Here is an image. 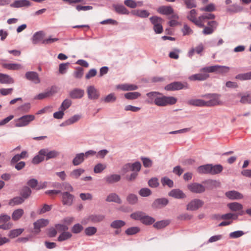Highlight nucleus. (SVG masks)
I'll list each match as a JSON object with an SVG mask.
<instances>
[{
    "mask_svg": "<svg viewBox=\"0 0 251 251\" xmlns=\"http://www.w3.org/2000/svg\"><path fill=\"white\" fill-rule=\"evenodd\" d=\"M207 100L206 101V107H213L223 104L221 100V95L217 93H209L201 96Z\"/></svg>",
    "mask_w": 251,
    "mask_h": 251,
    "instance_id": "1",
    "label": "nucleus"
},
{
    "mask_svg": "<svg viewBox=\"0 0 251 251\" xmlns=\"http://www.w3.org/2000/svg\"><path fill=\"white\" fill-rule=\"evenodd\" d=\"M176 99L173 97L158 96L156 99L154 104L159 106H165L168 105H173L176 103Z\"/></svg>",
    "mask_w": 251,
    "mask_h": 251,
    "instance_id": "2",
    "label": "nucleus"
},
{
    "mask_svg": "<svg viewBox=\"0 0 251 251\" xmlns=\"http://www.w3.org/2000/svg\"><path fill=\"white\" fill-rule=\"evenodd\" d=\"M35 119L34 115H24L15 120V126L20 127L27 126Z\"/></svg>",
    "mask_w": 251,
    "mask_h": 251,
    "instance_id": "3",
    "label": "nucleus"
},
{
    "mask_svg": "<svg viewBox=\"0 0 251 251\" xmlns=\"http://www.w3.org/2000/svg\"><path fill=\"white\" fill-rule=\"evenodd\" d=\"M188 189L192 193L201 194L205 191V187L201 184L194 182L187 185Z\"/></svg>",
    "mask_w": 251,
    "mask_h": 251,
    "instance_id": "4",
    "label": "nucleus"
},
{
    "mask_svg": "<svg viewBox=\"0 0 251 251\" xmlns=\"http://www.w3.org/2000/svg\"><path fill=\"white\" fill-rule=\"evenodd\" d=\"M204 202L200 199H195L192 200L187 205L186 209L187 210L195 211L202 206Z\"/></svg>",
    "mask_w": 251,
    "mask_h": 251,
    "instance_id": "5",
    "label": "nucleus"
},
{
    "mask_svg": "<svg viewBox=\"0 0 251 251\" xmlns=\"http://www.w3.org/2000/svg\"><path fill=\"white\" fill-rule=\"evenodd\" d=\"M87 93L88 98L90 100H95L99 99L100 94V92L94 86L91 85L87 87Z\"/></svg>",
    "mask_w": 251,
    "mask_h": 251,
    "instance_id": "6",
    "label": "nucleus"
},
{
    "mask_svg": "<svg viewBox=\"0 0 251 251\" xmlns=\"http://www.w3.org/2000/svg\"><path fill=\"white\" fill-rule=\"evenodd\" d=\"M208 26H204L202 33L204 35H209L213 33L218 26V23L215 21H209L207 23Z\"/></svg>",
    "mask_w": 251,
    "mask_h": 251,
    "instance_id": "7",
    "label": "nucleus"
},
{
    "mask_svg": "<svg viewBox=\"0 0 251 251\" xmlns=\"http://www.w3.org/2000/svg\"><path fill=\"white\" fill-rule=\"evenodd\" d=\"M49 223V221L47 219H41L34 222V227L35 232L38 234L40 231V228L47 226Z\"/></svg>",
    "mask_w": 251,
    "mask_h": 251,
    "instance_id": "8",
    "label": "nucleus"
},
{
    "mask_svg": "<svg viewBox=\"0 0 251 251\" xmlns=\"http://www.w3.org/2000/svg\"><path fill=\"white\" fill-rule=\"evenodd\" d=\"M63 205L70 206L73 204L74 196L68 192H61Z\"/></svg>",
    "mask_w": 251,
    "mask_h": 251,
    "instance_id": "9",
    "label": "nucleus"
},
{
    "mask_svg": "<svg viewBox=\"0 0 251 251\" xmlns=\"http://www.w3.org/2000/svg\"><path fill=\"white\" fill-rule=\"evenodd\" d=\"M25 76L27 79L35 84H39L41 82L38 74L35 72H27L25 73Z\"/></svg>",
    "mask_w": 251,
    "mask_h": 251,
    "instance_id": "10",
    "label": "nucleus"
},
{
    "mask_svg": "<svg viewBox=\"0 0 251 251\" xmlns=\"http://www.w3.org/2000/svg\"><path fill=\"white\" fill-rule=\"evenodd\" d=\"M196 11L195 9H192L190 11L189 15L187 16L188 19L194 23L196 25L200 27H203V25L200 22V16L197 19L196 17Z\"/></svg>",
    "mask_w": 251,
    "mask_h": 251,
    "instance_id": "11",
    "label": "nucleus"
},
{
    "mask_svg": "<svg viewBox=\"0 0 251 251\" xmlns=\"http://www.w3.org/2000/svg\"><path fill=\"white\" fill-rule=\"evenodd\" d=\"M209 75L207 73L201 72V73L191 75L189 77V79L192 81H204L209 78Z\"/></svg>",
    "mask_w": 251,
    "mask_h": 251,
    "instance_id": "12",
    "label": "nucleus"
},
{
    "mask_svg": "<svg viewBox=\"0 0 251 251\" xmlns=\"http://www.w3.org/2000/svg\"><path fill=\"white\" fill-rule=\"evenodd\" d=\"M169 196L177 199H182L186 198V195L179 189L172 190L169 193Z\"/></svg>",
    "mask_w": 251,
    "mask_h": 251,
    "instance_id": "13",
    "label": "nucleus"
},
{
    "mask_svg": "<svg viewBox=\"0 0 251 251\" xmlns=\"http://www.w3.org/2000/svg\"><path fill=\"white\" fill-rule=\"evenodd\" d=\"M185 86L180 82H174L168 84L165 87L167 91H176L182 89Z\"/></svg>",
    "mask_w": 251,
    "mask_h": 251,
    "instance_id": "14",
    "label": "nucleus"
},
{
    "mask_svg": "<svg viewBox=\"0 0 251 251\" xmlns=\"http://www.w3.org/2000/svg\"><path fill=\"white\" fill-rule=\"evenodd\" d=\"M168 203V200L166 198H159L154 200L151 206L153 208H161Z\"/></svg>",
    "mask_w": 251,
    "mask_h": 251,
    "instance_id": "15",
    "label": "nucleus"
},
{
    "mask_svg": "<svg viewBox=\"0 0 251 251\" xmlns=\"http://www.w3.org/2000/svg\"><path fill=\"white\" fill-rule=\"evenodd\" d=\"M84 95V91L79 88H75L69 93L70 97L73 99H79L82 98Z\"/></svg>",
    "mask_w": 251,
    "mask_h": 251,
    "instance_id": "16",
    "label": "nucleus"
},
{
    "mask_svg": "<svg viewBox=\"0 0 251 251\" xmlns=\"http://www.w3.org/2000/svg\"><path fill=\"white\" fill-rule=\"evenodd\" d=\"M226 196L230 200H240L243 198V195L240 192L235 191H229L225 193Z\"/></svg>",
    "mask_w": 251,
    "mask_h": 251,
    "instance_id": "17",
    "label": "nucleus"
},
{
    "mask_svg": "<svg viewBox=\"0 0 251 251\" xmlns=\"http://www.w3.org/2000/svg\"><path fill=\"white\" fill-rule=\"evenodd\" d=\"M44 36L45 34L42 31H38L35 33L31 39L33 44L36 45L40 42L42 43L43 40H44Z\"/></svg>",
    "mask_w": 251,
    "mask_h": 251,
    "instance_id": "18",
    "label": "nucleus"
},
{
    "mask_svg": "<svg viewBox=\"0 0 251 251\" xmlns=\"http://www.w3.org/2000/svg\"><path fill=\"white\" fill-rule=\"evenodd\" d=\"M31 3L28 0H17L10 4V6L13 8H21L23 7H28L30 6Z\"/></svg>",
    "mask_w": 251,
    "mask_h": 251,
    "instance_id": "19",
    "label": "nucleus"
},
{
    "mask_svg": "<svg viewBox=\"0 0 251 251\" xmlns=\"http://www.w3.org/2000/svg\"><path fill=\"white\" fill-rule=\"evenodd\" d=\"M43 150L45 152L44 154L46 160L54 158L59 155V152L55 150L50 151L47 148L43 149Z\"/></svg>",
    "mask_w": 251,
    "mask_h": 251,
    "instance_id": "20",
    "label": "nucleus"
},
{
    "mask_svg": "<svg viewBox=\"0 0 251 251\" xmlns=\"http://www.w3.org/2000/svg\"><path fill=\"white\" fill-rule=\"evenodd\" d=\"M227 207L232 211H242L243 206L242 204L237 202H233L229 203L227 205ZM243 214V212L242 211L240 213V215H242Z\"/></svg>",
    "mask_w": 251,
    "mask_h": 251,
    "instance_id": "21",
    "label": "nucleus"
},
{
    "mask_svg": "<svg viewBox=\"0 0 251 251\" xmlns=\"http://www.w3.org/2000/svg\"><path fill=\"white\" fill-rule=\"evenodd\" d=\"M219 65L206 66L200 69L201 72L208 73H215L218 74Z\"/></svg>",
    "mask_w": 251,
    "mask_h": 251,
    "instance_id": "22",
    "label": "nucleus"
},
{
    "mask_svg": "<svg viewBox=\"0 0 251 251\" xmlns=\"http://www.w3.org/2000/svg\"><path fill=\"white\" fill-rule=\"evenodd\" d=\"M45 152L43 149H41L38 152V154L35 156L32 160V163L34 164H38L42 162L45 159Z\"/></svg>",
    "mask_w": 251,
    "mask_h": 251,
    "instance_id": "23",
    "label": "nucleus"
},
{
    "mask_svg": "<svg viewBox=\"0 0 251 251\" xmlns=\"http://www.w3.org/2000/svg\"><path fill=\"white\" fill-rule=\"evenodd\" d=\"M187 103L195 106L206 107V101L202 99H191L188 101Z\"/></svg>",
    "mask_w": 251,
    "mask_h": 251,
    "instance_id": "24",
    "label": "nucleus"
},
{
    "mask_svg": "<svg viewBox=\"0 0 251 251\" xmlns=\"http://www.w3.org/2000/svg\"><path fill=\"white\" fill-rule=\"evenodd\" d=\"M0 83L1 84H12L14 83V80L8 75L0 73Z\"/></svg>",
    "mask_w": 251,
    "mask_h": 251,
    "instance_id": "25",
    "label": "nucleus"
},
{
    "mask_svg": "<svg viewBox=\"0 0 251 251\" xmlns=\"http://www.w3.org/2000/svg\"><path fill=\"white\" fill-rule=\"evenodd\" d=\"M117 89H121L123 91H132L136 90L138 89V86L130 84H119L116 86Z\"/></svg>",
    "mask_w": 251,
    "mask_h": 251,
    "instance_id": "26",
    "label": "nucleus"
},
{
    "mask_svg": "<svg viewBox=\"0 0 251 251\" xmlns=\"http://www.w3.org/2000/svg\"><path fill=\"white\" fill-rule=\"evenodd\" d=\"M157 11L161 14L169 15L173 13L174 10L170 6H162L158 8Z\"/></svg>",
    "mask_w": 251,
    "mask_h": 251,
    "instance_id": "27",
    "label": "nucleus"
},
{
    "mask_svg": "<svg viewBox=\"0 0 251 251\" xmlns=\"http://www.w3.org/2000/svg\"><path fill=\"white\" fill-rule=\"evenodd\" d=\"M105 216L102 214H92L88 217V220L92 223H96L102 221Z\"/></svg>",
    "mask_w": 251,
    "mask_h": 251,
    "instance_id": "28",
    "label": "nucleus"
},
{
    "mask_svg": "<svg viewBox=\"0 0 251 251\" xmlns=\"http://www.w3.org/2000/svg\"><path fill=\"white\" fill-rule=\"evenodd\" d=\"M2 67L10 70H19L23 68L22 65L18 63H3Z\"/></svg>",
    "mask_w": 251,
    "mask_h": 251,
    "instance_id": "29",
    "label": "nucleus"
},
{
    "mask_svg": "<svg viewBox=\"0 0 251 251\" xmlns=\"http://www.w3.org/2000/svg\"><path fill=\"white\" fill-rule=\"evenodd\" d=\"M237 96L241 97L240 102L242 104H251V95L249 94L242 95L241 93H238Z\"/></svg>",
    "mask_w": 251,
    "mask_h": 251,
    "instance_id": "30",
    "label": "nucleus"
},
{
    "mask_svg": "<svg viewBox=\"0 0 251 251\" xmlns=\"http://www.w3.org/2000/svg\"><path fill=\"white\" fill-rule=\"evenodd\" d=\"M104 179L108 183L111 184L120 181L121 176L119 175L113 174L106 176Z\"/></svg>",
    "mask_w": 251,
    "mask_h": 251,
    "instance_id": "31",
    "label": "nucleus"
},
{
    "mask_svg": "<svg viewBox=\"0 0 251 251\" xmlns=\"http://www.w3.org/2000/svg\"><path fill=\"white\" fill-rule=\"evenodd\" d=\"M113 6L115 11L118 14L128 15L129 13L127 9L123 5L114 4Z\"/></svg>",
    "mask_w": 251,
    "mask_h": 251,
    "instance_id": "32",
    "label": "nucleus"
},
{
    "mask_svg": "<svg viewBox=\"0 0 251 251\" xmlns=\"http://www.w3.org/2000/svg\"><path fill=\"white\" fill-rule=\"evenodd\" d=\"M146 95L149 98L147 100V102L149 103H152L153 102L154 103L156 99H157L158 96L161 95V94L157 92H151L147 93Z\"/></svg>",
    "mask_w": 251,
    "mask_h": 251,
    "instance_id": "33",
    "label": "nucleus"
},
{
    "mask_svg": "<svg viewBox=\"0 0 251 251\" xmlns=\"http://www.w3.org/2000/svg\"><path fill=\"white\" fill-rule=\"evenodd\" d=\"M106 201L108 202H115L119 204L122 203L121 199L116 193H111L109 194L107 197Z\"/></svg>",
    "mask_w": 251,
    "mask_h": 251,
    "instance_id": "34",
    "label": "nucleus"
},
{
    "mask_svg": "<svg viewBox=\"0 0 251 251\" xmlns=\"http://www.w3.org/2000/svg\"><path fill=\"white\" fill-rule=\"evenodd\" d=\"M73 235L71 232L69 231L62 232L58 237L57 241L59 242H63L69 240L72 238Z\"/></svg>",
    "mask_w": 251,
    "mask_h": 251,
    "instance_id": "35",
    "label": "nucleus"
},
{
    "mask_svg": "<svg viewBox=\"0 0 251 251\" xmlns=\"http://www.w3.org/2000/svg\"><path fill=\"white\" fill-rule=\"evenodd\" d=\"M85 155L84 153L77 154L73 160V164L75 166L80 164L84 160Z\"/></svg>",
    "mask_w": 251,
    "mask_h": 251,
    "instance_id": "36",
    "label": "nucleus"
},
{
    "mask_svg": "<svg viewBox=\"0 0 251 251\" xmlns=\"http://www.w3.org/2000/svg\"><path fill=\"white\" fill-rule=\"evenodd\" d=\"M223 167L221 165L217 164L212 165V164H210V174H218L221 173L223 171Z\"/></svg>",
    "mask_w": 251,
    "mask_h": 251,
    "instance_id": "37",
    "label": "nucleus"
},
{
    "mask_svg": "<svg viewBox=\"0 0 251 251\" xmlns=\"http://www.w3.org/2000/svg\"><path fill=\"white\" fill-rule=\"evenodd\" d=\"M24 231L23 228L11 230L8 235L10 238H15L20 235Z\"/></svg>",
    "mask_w": 251,
    "mask_h": 251,
    "instance_id": "38",
    "label": "nucleus"
},
{
    "mask_svg": "<svg viewBox=\"0 0 251 251\" xmlns=\"http://www.w3.org/2000/svg\"><path fill=\"white\" fill-rule=\"evenodd\" d=\"M84 74V69L80 67H78L75 68L73 73V76L76 79H81Z\"/></svg>",
    "mask_w": 251,
    "mask_h": 251,
    "instance_id": "39",
    "label": "nucleus"
},
{
    "mask_svg": "<svg viewBox=\"0 0 251 251\" xmlns=\"http://www.w3.org/2000/svg\"><path fill=\"white\" fill-rule=\"evenodd\" d=\"M145 213L141 211H137L130 214V217L131 219L135 220H139L141 222Z\"/></svg>",
    "mask_w": 251,
    "mask_h": 251,
    "instance_id": "40",
    "label": "nucleus"
},
{
    "mask_svg": "<svg viewBox=\"0 0 251 251\" xmlns=\"http://www.w3.org/2000/svg\"><path fill=\"white\" fill-rule=\"evenodd\" d=\"M125 225L126 223L124 221L117 220L111 222L110 227L115 229H119L124 226Z\"/></svg>",
    "mask_w": 251,
    "mask_h": 251,
    "instance_id": "41",
    "label": "nucleus"
},
{
    "mask_svg": "<svg viewBox=\"0 0 251 251\" xmlns=\"http://www.w3.org/2000/svg\"><path fill=\"white\" fill-rule=\"evenodd\" d=\"M134 15L141 18H146L150 15L149 12L146 10H135L132 12Z\"/></svg>",
    "mask_w": 251,
    "mask_h": 251,
    "instance_id": "42",
    "label": "nucleus"
},
{
    "mask_svg": "<svg viewBox=\"0 0 251 251\" xmlns=\"http://www.w3.org/2000/svg\"><path fill=\"white\" fill-rule=\"evenodd\" d=\"M31 194V189L27 186H25L21 191L20 195L24 200L27 199Z\"/></svg>",
    "mask_w": 251,
    "mask_h": 251,
    "instance_id": "43",
    "label": "nucleus"
},
{
    "mask_svg": "<svg viewBox=\"0 0 251 251\" xmlns=\"http://www.w3.org/2000/svg\"><path fill=\"white\" fill-rule=\"evenodd\" d=\"M210 170V164H206L199 166L197 168V171L200 174H209Z\"/></svg>",
    "mask_w": 251,
    "mask_h": 251,
    "instance_id": "44",
    "label": "nucleus"
},
{
    "mask_svg": "<svg viewBox=\"0 0 251 251\" xmlns=\"http://www.w3.org/2000/svg\"><path fill=\"white\" fill-rule=\"evenodd\" d=\"M23 209L19 208L14 210L12 214V218L14 221L19 220L24 214Z\"/></svg>",
    "mask_w": 251,
    "mask_h": 251,
    "instance_id": "45",
    "label": "nucleus"
},
{
    "mask_svg": "<svg viewBox=\"0 0 251 251\" xmlns=\"http://www.w3.org/2000/svg\"><path fill=\"white\" fill-rule=\"evenodd\" d=\"M155 221L153 218L145 214L141 222L146 225H150L153 224Z\"/></svg>",
    "mask_w": 251,
    "mask_h": 251,
    "instance_id": "46",
    "label": "nucleus"
},
{
    "mask_svg": "<svg viewBox=\"0 0 251 251\" xmlns=\"http://www.w3.org/2000/svg\"><path fill=\"white\" fill-rule=\"evenodd\" d=\"M170 223L169 220H162L156 222L153 225V227L157 229H161L166 227Z\"/></svg>",
    "mask_w": 251,
    "mask_h": 251,
    "instance_id": "47",
    "label": "nucleus"
},
{
    "mask_svg": "<svg viewBox=\"0 0 251 251\" xmlns=\"http://www.w3.org/2000/svg\"><path fill=\"white\" fill-rule=\"evenodd\" d=\"M84 170L79 168L75 169L70 173V176L74 178H78L83 173Z\"/></svg>",
    "mask_w": 251,
    "mask_h": 251,
    "instance_id": "48",
    "label": "nucleus"
},
{
    "mask_svg": "<svg viewBox=\"0 0 251 251\" xmlns=\"http://www.w3.org/2000/svg\"><path fill=\"white\" fill-rule=\"evenodd\" d=\"M24 201V199L21 197H16L10 200L9 204L11 206L20 204L22 203Z\"/></svg>",
    "mask_w": 251,
    "mask_h": 251,
    "instance_id": "49",
    "label": "nucleus"
},
{
    "mask_svg": "<svg viewBox=\"0 0 251 251\" xmlns=\"http://www.w3.org/2000/svg\"><path fill=\"white\" fill-rule=\"evenodd\" d=\"M215 15L211 13H205L200 16V22L203 25V27L204 26V22L206 19H214L215 18Z\"/></svg>",
    "mask_w": 251,
    "mask_h": 251,
    "instance_id": "50",
    "label": "nucleus"
},
{
    "mask_svg": "<svg viewBox=\"0 0 251 251\" xmlns=\"http://www.w3.org/2000/svg\"><path fill=\"white\" fill-rule=\"evenodd\" d=\"M235 78L236 79L240 80H246L251 79V72L244 74H238L236 76Z\"/></svg>",
    "mask_w": 251,
    "mask_h": 251,
    "instance_id": "51",
    "label": "nucleus"
},
{
    "mask_svg": "<svg viewBox=\"0 0 251 251\" xmlns=\"http://www.w3.org/2000/svg\"><path fill=\"white\" fill-rule=\"evenodd\" d=\"M138 197L133 194H129L126 198V201L130 204H135L138 202Z\"/></svg>",
    "mask_w": 251,
    "mask_h": 251,
    "instance_id": "52",
    "label": "nucleus"
},
{
    "mask_svg": "<svg viewBox=\"0 0 251 251\" xmlns=\"http://www.w3.org/2000/svg\"><path fill=\"white\" fill-rule=\"evenodd\" d=\"M72 101L69 99H65L62 102L59 108V109H61L63 111H65L66 109H68L72 104Z\"/></svg>",
    "mask_w": 251,
    "mask_h": 251,
    "instance_id": "53",
    "label": "nucleus"
},
{
    "mask_svg": "<svg viewBox=\"0 0 251 251\" xmlns=\"http://www.w3.org/2000/svg\"><path fill=\"white\" fill-rule=\"evenodd\" d=\"M116 99L117 98L115 94L114 93H110L102 99L101 100L105 103H109L115 101Z\"/></svg>",
    "mask_w": 251,
    "mask_h": 251,
    "instance_id": "54",
    "label": "nucleus"
},
{
    "mask_svg": "<svg viewBox=\"0 0 251 251\" xmlns=\"http://www.w3.org/2000/svg\"><path fill=\"white\" fill-rule=\"evenodd\" d=\"M140 96V93L137 92H128L125 94V97L128 100L136 99Z\"/></svg>",
    "mask_w": 251,
    "mask_h": 251,
    "instance_id": "55",
    "label": "nucleus"
},
{
    "mask_svg": "<svg viewBox=\"0 0 251 251\" xmlns=\"http://www.w3.org/2000/svg\"><path fill=\"white\" fill-rule=\"evenodd\" d=\"M243 7L237 4H234L227 8V10L229 12L237 13L242 11Z\"/></svg>",
    "mask_w": 251,
    "mask_h": 251,
    "instance_id": "56",
    "label": "nucleus"
},
{
    "mask_svg": "<svg viewBox=\"0 0 251 251\" xmlns=\"http://www.w3.org/2000/svg\"><path fill=\"white\" fill-rule=\"evenodd\" d=\"M83 229V226L80 224L74 225L71 228V231L75 234L80 233Z\"/></svg>",
    "mask_w": 251,
    "mask_h": 251,
    "instance_id": "57",
    "label": "nucleus"
},
{
    "mask_svg": "<svg viewBox=\"0 0 251 251\" xmlns=\"http://www.w3.org/2000/svg\"><path fill=\"white\" fill-rule=\"evenodd\" d=\"M181 31L183 36H188L192 34L193 33V30L187 24H184L183 25V27L181 29Z\"/></svg>",
    "mask_w": 251,
    "mask_h": 251,
    "instance_id": "58",
    "label": "nucleus"
},
{
    "mask_svg": "<svg viewBox=\"0 0 251 251\" xmlns=\"http://www.w3.org/2000/svg\"><path fill=\"white\" fill-rule=\"evenodd\" d=\"M58 89L55 86H51L50 89H48L45 91L47 97L52 96L58 92Z\"/></svg>",
    "mask_w": 251,
    "mask_h": 251,
    "instance_id": "59",
    "label": "nucleus"
},
{
    "mask_svg": "<svg viewBox=\"0 0 251 251\" xmlns=\"http://www.w3.org/2000/svg\"><path fill=\"white\" fill-rule=\"evenodd\" d=\"M245 234V233L242 230H237L231 232L229 234V238L231 239H236L239 238Z\"/></svg>",
    "mask_w": 251,
    "mask_h": 251,
    "instance_id": "60",
    "label": "nucleus"
},
{
    "mask_svg": "<svg viewBox=\"0 0 251 251\" xmlns=\"http://www.w3.org/2000/svg\"><path fill=\"white\" fill-rule=\"evenodd\" d=\"M150 20L153 26L162 24L163 22V20L161 18L157 16H152L150 18Z\"/></svg>",
    "mask_w": 251,
    "mask_h": 251,
    "instance_id": "61",
    "label": "nucleus"
},
{
    "mask_svg": "<svg viewBox=\"0 0 251 251\" xmlns=\"http://www.w3.org/2000/svg\"><path fill=\"white\" fill-rule=\"evenodd\" d=\"M139 231V227L137 226H133L127 228L126 230L125 233L128 235H132L138 233Z\"/></svg>",
    "mask_w": 251,
    "mask_h": 251,
    "instance_id": "62",
    "label": "nucleus"
},
{
    "mask_svg": "<svg viewBox=\"0 0 251 251\" xmlns=\"http://www.w3.org/2000/svg\"><path fill=\"white\" fill-rule=\"evenodd\" d=\"M97 231L96 227L94 226H89L85 228V233L87 236H92L94 235Z\"/></svg>",
    "mask_w": 251,
    "mask_h": 251,
    "instance_id": "63",
    "label": "nucleus"
},
{
    "mask_svg": "<svg viewBox=\"0 0 251 251\" xmlns=\"http://www.w3.org/2000/svg\"><path fill=\"white\" fill-rule=\"evenodd\" d=\"M130 168L131 171L138 173L141 169V164L138 161L135 162L134 163H130Z\"/></svg>",
    "mask_w": 251,
    "mask_h": 251,
    "instance_id": "64",
    "label": "nucleus"
}]
</instances>
